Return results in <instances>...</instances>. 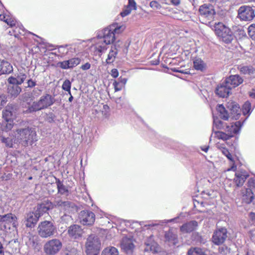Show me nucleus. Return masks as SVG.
<instances>
[{"instance_id":"nucleus-1","label":"nucleus","mask_w":255,"mask_h":255,"mask_svg":"<svg viewBox=\"0 0 255 255\" xmlns=\"http://www.w3.org/2000/svg\"><path fill=\"white\" fill-rule=\"evenodd\" d=\"M125 29L124 25L117 23H113L101 31L94 39L92 47L95 50V54L100 55L107 49V45L113 43L115 40V35L122 32Z\"/></svg>"},{"instance_id":"nucleus-2","label":"nucleus","mask_w":255,"mask_h":255,"mask_svg":"<svg viewBox=\"0 0 255 255\" xmlns=\"http://www.w3.org/2000/svg\"><path fill=\"white\" fill-rule=\"evenodd\" d=\"M26 77L25 73H20L16 77L10 76L7 79L9 85L7 86V93L10 99H15L20 94L22 89L19 85L24 82Z\"/></svg>"},{"instance_id":"nucleus-3","label":"nucleus","mask_w":255,"mask_h":255,"mask_svg":"<svg viewBox=\"0 0 255 255\" xmlns=\"http://www.w3.org/2000/svg\"><path fill=\"white\" fill-rule=\"evenodd\" d=\"M227 108L230 111L229 116L227 111L222 105H218L216 108L218 117L224 121H230L231 120H237L239 118L241 110L239 105L234 102H228Z\"/></svg>"},{"instance_id":"nucleus-4","label":"nucleus","mask_w":255,"mask_h":255,"mask_svg":"<svg viewBox=\"0 0 255 255\" xmlns=\"http://www.w3.org/2000/svg\"><path fill=\"white\" fill-rule=\"evenodd\" d=\"M14 141L24 146L31 145L37 140L36 132L29 128L17 129Z\"/></svg>"},{"instance_id":"nucleus-5","label":"nucleus","mask_w":255,"mask_h":255,"mask_svg":"<svg viewBox=\"0 0 255 255\" xmlns=\"http://www.w3.org/2000/svg\"><path fill=\"white\" fill-rule=\"evenodd\" d=\"M213 124L217 128L225 129L226 131L233 136L235 134L237 133L240 130L243 124L240 121H238L235 123H231L229 125L227 123L222 122L217 117H213Z\"/></svg>"},{"instance_id":"nucleus-6","label":"nucleus","mask_w":255,"mask_h":255,"mask_svg":"<svg viewBox=\"0 0 255 255\" xmlns=\"http://www.w3.org/2000/svg\"><path fill=\"white\" fill-rule=\"evenodd\" d=\"M54 102V97L50 94H46L42 96L38 101L34 102L29 107L28 111L29 112H33L45 109L52 106Z\"/></svg>"},{"instance_id":"nucleus-7","label":"nucleus","mask_w":255,"mask_h":255,"mask_svg":"<svg viewBox=\"0 0 255 255\" xmlns=\"http://www.w3.org/2000/svg\"><path fill=\"white\" fill-rule=\"evenodd\" d=\"M214 31L216 35L226 43L232 42L234 39V35L231 30L222 22L215 23Z\"/></svg>"},{"instance_id":"nucleus-8","label":"nucleus","mask_w":255,"mask_h":255,"mask_svg":"<svg viewBox=\"0 0 255 255\" xmlns=\"http://www.w3.org/2000/svg\"><path fill=\"white\" fill-rule=\"evenodd\" d=\"M54 205L61 212L64 213V215L61 217L63 221L70 219L71 217L68 214L73 212L76 208L75 204L69 201L57 200L55 201Z\"/></svg>"},{"instance_id":"nucleus-9","label":"nucleus","mask_w":255,"mask_h":255,"mask_svg":"<svg viewBox=\"0 0 255 255\" xmlns=\"http://www.w3.org/2000/svg\"><path fill=\"white\" fill-rule=\"evenodd\" d=\"M56 232V228L50 221H45L41 222L37 228V233L42 238H47L53 236Z\"/></svg>"},{"instance_id":"nucleus-10","label":"nucleus","mask_w":255,"mask_h":255,"mask_svg":"<svg viewBox=\"0 0 255 255\" xmlns=\"http://www.w3.org/2000/svg\"><path fill=\"white\" fill-rule=\"evenodd\" d=\"M101 242L98 238L93 235L90 236L86 243L87 255H97L101 249Z\"/></svg>"},{"instance_id":"nucleus-11","label":"nucleus","mask_w":255,"mask_h":255,"mask_svg":"<svg viewBox=\"0 0 255 255\" xmlns=\"http://www.w3.org/2000/svg\"><path fill=\"white\" fill-rule=\"evenodd\" d=\"M62 247V242L59 239H53L46 242L43 250L46 255H54L60 251Z\"/></svg>"},{"instance_id":"nucleus-12","label":"nucleus","mask_w":255,"mask_h":255,"mask_svg":"<svg viewBox=\"0 0 255 255\" xmlns=\"http://www.w3.org/2000/svg\"><path fill=\"white\" fill-rule=\"evenodd\" d=\"M80 222L83 225L91 226L95 221V214L91 211H81L79 215Z\"/></svg>"},{"instance_id":"nucleus-13","label":"nucleus","mask_w":255,"mask_h":255,"mask_svg":"<svg viewBox=\"0 0 255 255\" xmlns=\"http://www.w3.org/2000/svg\"><path fill=\"white\" fill-rule=\"evenodd\" d=\"M134 240L132 237L125 236L121 241L122 250L127 254H132L135 248Z\"/></svg>"},{"instance_id":"nucleus-14","label":"nucleus","mask_w":255,"mask_h":255,"mask_svg":"<svg viewBox=\"0 0 255 255\" xmlns=\"http://www.w3.org/2000/svg\"><path fill=\"white\" fill-rule=\"evenodd\" d=\"M255 16L254 10L251 6H242L238 10V17L242 20L250 21Z\"/></svg>"},{"instance_id":"nucleus-15","label":"nucleus","mask_w":255,"mask_h":255,"mask_svg":"<svg viewBox=\"0 0 255 255\" xmlns=\"http://www.w3.org/2000/svg\"><path fill=\"white\" fill-rule=\"evenodd\" d=\"M227 238V231L224 228L217 229L213 233L212 240L213 243L216 245L222 244Z\"/></svg>"},{"instance_id":"nucleus-16","label":"nucleus","mask_w":255,"mask_h":255,"mask_svg":"<svg viewBox=\"0 0 255 255\" xmlns=\"http://www.w3.org/2000/svg\"><path fill=\"white\" fill-rule=\"evenodd\" d=\"M199 11L202 16L208 20L213 19L215 14L213 6L210 4H204L200 6Z\"/></svg>"},{"instance_id":"nucleus-17","label":"nucleus","mask_w":255,"mask_h":255,"mask_svg":"<svg viewBox=\"0 0 255 255\" xmlns=\"http://www.w3.org/2000/svg\"><path fill=\"white\" fill-rule=\"evenodd\" d=\"M232 87L226 81L218 86L216 88V94L220 97L225 98L229 95Z\"/></svg>"},{"instance_id":"nucleus-18","label":"nucleus","mask_w":255,"mask_h":255,"mask_svg":"<svg viewBox=\"0 0 255 255\" xmlns=\"http://www.w3.org/2000/svg\"><path fill=\"white\" fill-rule=\"evenodd\" d=\"M81 62V59L78 57L71 58L68 60L64 61L58 63L57 65L59 67L63 69H67L72 68Z\"/></svg>"},{"instance_id":"nucleus-19","label":"nucleus","mask_w":255,"mask_h":255,"mask_svg":"<svg viewBox=\"0 0 255 255\" xmlns=\"http://www.w3.org/2000/svg\"><path fill=\"white\" fill-rule=\"evenodd\" d=\"M68 233L71 238L74 239H78L82 237L83 231L80 226L73 225L69 227Z\"/></svg>"},{"instance_id":"nucleus-20","label":"nucleus","mask_w":255,"mask_h":255,"mask_svg":"<svg viewBox=\"0 0 255 255\" xmlns=\"http://www.w3.org/2000/svg\"><path fill=\"white\" fill-rule=\"evenodd\" d=\"M144 251L146 252H151L152 253H157L159 250V248L157 244L154 242L152 237H150L145 242Z\"/></svg>"},{"instance_id":"nucleus-21","label":"nucleus","mask_w":255,"mask_h":255,"mask_svg":"<svg viewBox=\"0 0 255 255\" xmlns=\"http://www.w3.org/2000/svg\"><path fill=\"white\" fill-rule=\"evenodd\" d=\"M2 118L7 123L5 127L7 130H10L13 126L12 119L13 113L12 112L9 110L8 107H6L5 109L2 112Z\"/></svg>"},{"instance_id":"nucleus-22","label":"nucleus","mask_w":255,"mask_h":255,"mask_svg":"<svg viewBox=\"0 0 255 255\" xmlns=\"http://www.w3.org/2000/svg\"><path fill=\"white\" fill-rule=\"evenodd\" d=\"M36 214L35 212H30L27 214L25 224L26 227L33 228L34 227L39 218V214Z\"/></svg>"},{"instance_id":"nucleus-23","label":"nucleus","mask_w":255,"mask_h":255,"mask_svg":"<svg viewBox=\"0 0 255 255\" xmlns=\"http://www.w3.org/2000/svg\"><path fill=\"white\" fill-rule=\"evenodd\" d=\"M249 176V174L245 171H238L235 173V177L234 179L237 187L243 185L245 181Z\"/></svg>"},{"instance_id":"nucleus-24","label":"nucleus","mask_w":255,"mask_h":255,"mask_svg":"<svg viewBox=\"0 0 255 255\" xmlns=\"http://www.w3.org/2000/svg\"><path fill=\"white\" fill-rule=\"evenodd\" d=\"M225 81L232 88L238 86L243 82V79L238 75H231Z\"/></svg>"},{"instance_id":"nucleus-25","label":"nucleus","mask_w":255,"mask_h":255,"mask_svg":"<svg viewBox=\"0 0 255 255\" xmlns=\"http://www.w3.org/2000/svg\"><path fill=\"white\" fill-rule=\"evenodd\" d=\"M0 222L7 224L12 223L14 227L17 225L16 217L11 213L0 215Z\"/></svg>"},{"instance_id":"nucleus-26","label":"nucleus","mask_w":255,"mask_h":255,"mask_svg":"<svg viewBox=\"0 0 255 255\" xmlns=\"http://www.w3.org/2000/svg\"><path fill=\"white\" fill-rule=\"evenodd\" d=\"M13 71V67L8 62L2 60L0 63V72L1 75L9 74Z\"/></svg>"},{"instance_id":"nucleus-27","label":"nucleus","mask_w":255,"mask_h":255,"mask_svg":"<svg viewBox=\"0 0 255 255\" xmlns=\"http://www.w3.org/2000/svg\"><path fill=\"white\" fill-rule=\"evenodd\" d=\"M52 208V204L51 202H46L38 205L37 206L36 210L35 212L36 214L39 213V217L43 215V213L46 212L50 209Z\"/></svg>"},{"instance_id":"nucleus-28","label":"nucleus","mask_w":255,"mask_h":255,"mask_svg":"<svg viewBox=\"0 0 255 255\" xmlns=\"http://www.w3.org/2000/svg\"><path fill=\"white\" fill-rule=\"evenodd\" d=\"M198 226V223L195 221H191L184 224L180 227V230L183 233H190L195 230Z\"/></svg>"},{"instance_id":"nucleus-29","label":"nucleus","mask_w":255,"mask_h":255,"mask_svg":"<svg viewBox=\"0 0 255 255\" xmlns=\"http://www.w3.org/2000/svg\"><path fill=\"white\" fill-rule=\"evenodd\" d=\"M238 69L244 74L252 75L255 73V69L251 65H240L238 66Z\"/></svg>"},{"instance_id":"nucleus-30","label":"nucleus","mask_w":255,"mask_h":255,"mask_svg":"<svg viewBox=\"0 0 255 255\" xmlns=\"http://www.w3.org/2000/svg\"><path fill=\"white\" fill-rule=\"evenodd\" d=\"M165 238L166 241L173 245H175L177 242V235L171 230L168 231L165 233Z\"/></svg>"},{"instance_id":"nucleus-31","label":"nucleus","mask_w":255,"mask_h":255,"mask_svg":"<svg viewBox=\"0 0 255 255\" xmlns=\"http://www.w3.org/2000/svg\"><path fill=\"white\" fill-rule=\"evenodd\" d=\"M193 66L196 70L204 71L206 69V64L200 58H197L193 61Z\"/></svg>"},{"instance_id":"nucleus-32","label":"nucleus","mask_w":255,"mask_h":255,"mask_svg":"<svg viewBox=\"0 0 255 255\" xmlns=\"http://www.w3.org/2000/svg\"><path fill=\"white\" fill-rule=\"evenodd\" d=\"M118 249L114 247H109L105 248L102 253V255H119Z\"/></svg>"},{"instance_id":"nucleus-33","label":"nucleus","mask_w":255,"mask_h":255,"mask_svg":"<svg viewBox=\"0 0 255 255\" xmlns=\"http://www.w3.org/2000/svg\"><path fill=\"white\" fill-rule=\"evenodd\" d=\"M117 53L118 50L115 48V47H112L111 49L108 54V58L106 59V62L108 64H110L113 62Z\"/></svg>"},{"instance_id":"nucleus-34","label":"nucleus","mask_w":255,"mask_h":255,"mask_svg":"<svg viewBox=\"0 0 255 255\" xmlns=\"http://www.w3.org/2000/svg\"><path fill=\"white\" fill-rule=\"evenodd\" d=\"M215 136L218 139H221L223 140H227L231 137H233L232 134H230L228 132L227 133L222 131H217L215 132Z\"/></svg>"},{"instance_id":"nucleus-35","label":"nucleus","mask_w":255,"mask_h":255,"mask_svg":"<svg viewBox=\"0 0 255 255\" xmlns=\"http://www.w3.org/2000/svg\"><path fill=\"white\" fill-rule=\"evenodd\" d=\"M27 245L31 248L35 249L38 244V238L36 236H31L27 242Z\"/></svg>"},{"instance_id":"nucleus-36","label":"nucleus","mask_w":255,"mask_h":255,"mask_svg":"<svg viewBox=\"0 0 255 255\" xmlns=\"http://www.w3.org/2000/svg\"><path fill=\"white\" fill-rule=\"evenodd\" d=\"M56 183L57 184V189L59 193H60L61 194H65L68 193V189L60 181L59 179H56Z\"/></svg>"},{"instance_id":"nucleus-37","label":"nucleus","mask_w":255,"mask_h":255,"mask_svg":"<svg viewBox=\"0 0 255 255\" xmlns=\"http://www.w3.org/2000/svg\"><path fill=\"white\" fill-rule=\"evenodd\" d=\"M188 255H205V254L201 249L199 248H193L188 251Z\"/></svg>"},{"instance_id":"nucleus-38","label":"nucleus","mask_w":255,"mask_h":255,"mask_svg":"<svg viewBox=\"0 0 255 255\" xmlns=\"http://www.w3.org/2000/svg\"><path fill=\"white\" fill-rule=\"evenodd\" d=\"M251 104L248 101L246 102L244 104V105L243 106V108H242V111H243V113L244 115L250 114L251 113Z\"/></svg>"},{"instance_id":"nucleus-39","label":"nucleus","mask_w":255,"mask_h":255,"mask_svg":"<svg viewBox=\"0 0 255 255\" xmlns=\"http://www.w3.org/2000/svg\"><path fill=\"white\" fill-rule=\"evenodd\" d=\"M248 34L250 37L255 40V24H252L248 27Z\"/></svg>"},{"instance_id":"nucleus-40","label":"nucleus","mask_w":255,"mask_h":255,"mask_svg":"<svg viewBox=\"0 0 255 255\" xmlns=\"http://www.w3.org/2000/svg\"><path fill=\"white\" fill-rule=\"evenodd\" d=\"M71 83L69 80H66L63 83L62 88V89L68 92L69 95H71Z\"/></svg>"},{"instance_id":"nucleus-41","label":"nucleus","mask_w":255,"mask_h":255,"mask_svg":"<svg viewBox=\"0 0 255 255\" xmlns=\"http://www.w3.org/2000/svg\"><path fill=\"white\" fill-rule=\"evenodd\" d=\"M66 255H81L80 252L78 251V250L73 248L71 249L68 248L66 251Z\"/></svg>"},{"instance_id":"nucleus-42","label":"nucleus","mask_w":255,"mask_h":255,"mask_svg":"<svg viewBox=\"0 0 255 255\" xmlns=\"http://www.w3.org/2000/svg\"><path fill=\"white\" fill-rule=\"evenodd\" d=\"M7 101V97L5 95L1 94L0 95V109L6 103Z\"/></svg>"},{"instance_id":"nucleus-43","label":"nucleus","mask_w":255,"mask_h":255,"mask_svg":"<svg viewBox=\"0 0 255 255\" xmlns=\"http://www.w3.org/2000/svg\"><path fill=\"white\" fill-rule=\"evenodd\" d=\"M113 86L114 87V89L115 92H118L122 90L123 89V86L121 85L120 82L115 80L113 83Z\"/></svg>"},{"instance_id":"nucleus-44","label":"nucleus","mask_w":255,"mask_h":255,"mask_svg":"<svg viewBox=\"0 0 255 255\" xmlns=\"http://www.w3.org/2000/svg\"><path fill=\"white\" fill-rule=\"evenodd\" d=\"M14 32H15V36L16 34H23L22 32H24V28L22 26H16L14 27L13 29Z\"/></svg>"},{"instance_id":"nucleus-45","label":"nucleus","mask_w":255,"mask_h":255,"mask_svg":"<svg viewBox=\"0 0 255 255\" xmlns=\"http://www.w3.org/2000/svg\"><path fill=\"white\" fill-rule=\"evenodd\" d=\"M132 9L126 6L122 12H121V15L122 17H125L130 13Z\"/></svg>"},{"instance_id":"nucleus-46","label":"nucleus","mask_w":255,"mask_h":255,"mask_svg":"<svg viewBox=\"0 0 255 255\" xmlns=\"http://www.w3.org/2000/svg\"><path fill=\"white\" fill-rule=\"evenodd\" d=\"M128 3L127 6L130 8L132 10H135L136 8V3L134 0H128Z\"/></svg>"},{"instance_id":"nucleus-47","label":"nucleus","mask_w":255,"mask_h":255,"mask_svg":"<svg viewBox=\"0 0 255 255\" xmlns=\"http://www.w3.org/2000/svg\"><path fill=\"white\" fill-rule=\"evenodd\" d=\"M218 148L225 156H226L227 154H229V151L228 149L225 147H224L220 145H218Z\"/></svg>"},{"instance_id":"nucleus-48","label":"nucleus","mask_w":255,"mask_h":255,"mask_svg":"<svg viewBox=\"0 0 255 255\" xmlns=\"http://www.w3.org/2000/svg\"><path fill=\"white\" fill-rule=\"evenodd\" d=\"M150 6L151 7L156 9H158L160 7V4L156 1L153 0L150 2Z\"/></svg>"},{"instance_id":"nucleus-49","label":"nucleus","mask_w":255,"mask_h":255,"mask_svg":"<svg viewBox=\"0 0 255 255\" xmlns=\"http://www.w3.org/2000/svg\"><path fill=\"white\" fill-rule=\"evenodd\" d=\"M4 21L8 24L10 26H15L16 24V21L14 19H12L11 18L8 19L6 18V19H4Z\"/></svg>"},{"instance_id":"nucleus-50","label":"nucleus","mask_w":255,"mask_h":255,"mask_svg":"<svg viewBox=\"0 0 255 255\" xmlns=\"http://www.w3.org/2000/svg\"><path fill=\"white\" fill-rule=\"evenodd\" d=\"M22 100L24 102H27L28 100L30 99L31 95L29 93H25L22 95Z\"/></svg>"},{"instance_id":"nucleus-51","label":"nucleus","mask_w":255,"mask_h":255,"mask_svg":"<svg viewBox=\"0 0 255 255\" xmlns=\"http://www.w3.org/2000/svg\"><path fill=\"white\" fill-rule=\"evenodd\" d=\"M176 219V218H174V219H171L169 220H164V221H159L158 223H156L154 224H148V225H145V226H148V227L154 226L159 225L160 223H169V222H171Z\"/></svg>"},{"instance_id":"nucleus-52","label":"nucleus","mask_w":255,"mask_h":255,"mask_svg":"<svg viewBox=\"0 0 255 255\" xmlns=\"http://www.w3.org/2000/svg\"><path fill=\"white\" fill-rule=\"evenodd\" d=\"M111 75L113 78H117L119 76V72L116 69H113L111 72Z\"/></svg>"},{"instance_id":"nucleus-53","label":"nucleus","mask_w":255,"mask_h":255,"mask_svg":"<svg viewBox=\"0 0 255 255\" xmlns=\"http://www.w3.org/2000/svg\"><path fill=\"white\" fill-rule=\"evenodd\" d=\"M2 142L5 143L6 145V146L9 147H11L12 143L11 142V140L9 138H3L2 139Z\"/></svg>"},{"instance_id":"nucleus-54","label":"nucleus","mask_w":255,"mask_h":255,"mask_svg":"<svg viewBox=\"0 0 255 255\" xmlns=\"http://www.w3.org/2000/svg\"><path fill=\"white\" fill-rule=\"evenodd\" d=\"M90 68H91V64L88 62L85 63L84 65H82L81 67V68L83 70H87L89 69Z\"/></svg>"},{"instance_id":"nucleus-55","label":"nucleus","mask_w":255,"mask_h":255,"mask_svg":"<svg viewBox=\"0 0 255 255\" xmlns=\"http://www.w3.org/2000/svg\"><path fill=\"white\" fill-rule=\"evenodd\" d=\"M36 85L35 82L33 81L31 79H29L27 81V87L29 88H32Z\"/></svg>"},{"instance_id":"nucleus-56","label":"nucleus","mask_w":255,"mask_h":255,"mask_svg":"<svg viewBox=\"0 0 255 255\" xmlns=\"http://www.w3.org/2000/svg\"><path fill=\"white\" fill-rule=\"evenodd\" d=\"M119 81L118 82H120L121 85L123 86V87H124L125 85L127 83V78H122L120 77L119 79Z\"/></svg>"},{"instance_id":"nucleus-57","label":"nucleus","mask_w":255,"mask_h":255,"mask_svg":"<svg viewBox=\"0 0 255 255\" xmlns=\"http://www.w3.org/2000/svg\"><path fill=\"white\" fill-rule=\"evenodd\" d=\"M249 95L251 97L255 99V87L250 92Z\"/></svg>"},{"instance_id":"nucleus-58","label":"nucleus","mask_w":255,"mask_h":255,"mask_svg":"<svg viewBox=\"0 0 255 255\" xmlns=\"http://www.w3.org/2000/svg\"><path fill=\"white\" fill-rule=\"evenodd\" d=\"M226 156L227 157V158L230 160L232 162H234V158L233 155L229 152V154H227L226 155Z\"/></svg>"},{"instance_id":"nucleus-59","label":"nucleus","mask_w":255,"mask_h":255,"mask_svg":"<svg viewBox=\"0 0 255 255\" xmlns=\"http://www.w3.org/2000/svg\"><path fill=\"white\" fill-rule=\"evenodd\" d=\"M171 2L173 5H178L180 4V0H171Z\"/></svg>"},{"instance_id":"nucleus-60","label":"nucleus","mask_w":255,"mask_h":255,"mask_svg":"<svg viewBox=\"0 0 255 255\" xmlns=\"http://www.w3.org/2000/svg\"><path fill=\"white\" fill-rule=\"evenodd\" d=\"M236 169V166L235 165L234 163L233 164V165L231 166V167L228 168L227 171H230V170H233L235 171Z\"/></svg>"},{"instance_id":"nucleus-61","label":"nucleus","mask_w":255,"mask_h":255,"mask_svg":"<svg viewBox=\"0 0 255 255\" xmlns=\"http://www.w3.org/2000/svg\"><path fill=\"white\" fill-rule=\"evenodd\" d=\"M64 47L63 46H60L59 48V52H62L63 54L64 53Z\"/></svg>"},{"instance_id":"nucleus-62","label":"nucleus","mask_w":255,"mask_h":255,"mask_svg":"<svg viewBox=\"0 0 255 255\" xmlns=\"http://www.w3.org/2000/svg\"><path fill=\"white\" fill-rule=\"evenodd\" d=\"M171 70L173 72H180V73H182V72H181V71H180L177 69H176L175 68H172L171 69Z\"/></svg>"},{"instance_id":"nucleus-63","label":"nucleus","mask_w":255,"mask_h":255,"mask_svg":"<svg viewBox=\"0 0 255 255\" xmlns=\"http://www.w3.org/2000/svg\"><path fill=\"white\" fill-rule=\"evenodd\" d=\"M208 148H209V147H208V146H207V147H204V148H203V147H202V148H201L202 150L203 151H205V152H207V151H208Z\"/></svg>"},{"instance_id":"nucleus-64","label":"nucleus","mask_w":255,"mask_h":255,"mask_svg":"<svg viewBox=\"0 0 255 255\" xmlns=\"http://www.w3.org/2000/svg\"><path fill=\"white\" fill-rule=\"evenodd\" d=\"M70 95V97H69V99H68V101L70 102H71L73 99V96H72V95Z\"/></svg>"}]
</instances>
